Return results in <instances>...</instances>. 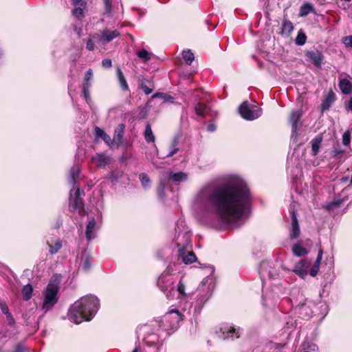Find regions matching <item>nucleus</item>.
Wrapping results in <instances>:
<instances>
[{
    "label": "nucleus",
    "mask_w": 352,
    "mask_h": 352,
    "mask_svg": "<svg viewBox=\"0 0 352 352\" xmlns=\"http://www.w3.org/2000/svg\"><path fill=\"white\" fill-rule=\"evenodd\" d=\"M250 199L245 182L234 178L223 185L213 182L203 185L195 195L194 204L204 211L213 209L223 222L233 225L243 217Z\"/></svg>",
    "instance_id": "obj_1"
},
{
    "label": "nucleus",
    "mask_w": 352,
    "mask_h": 352,
    "mask_svg": "<svg viewBox=\"0 0 352 352\" xmlns=\"http://www.w3.org/2000/svg\"><path fill=\"white\" fill-rule=\"evenodd\" d=\"M99 300L94 296H86L74 303L68 312L69 320L76 324L89 321L97 312Z\"/></svg>",
    "instance_id": "obj_2"
},
{
    "label": "nucleus",
    "mask_w": 352,
    "mask_h": 352,
    "mask_svg": "<svg viewBox=\"0 0 352 352\" xmlns=\"http://www.w3.org/2000/svg\"><path fill=\"white\" fill-rule=\"evenodd\" d=\"M58 289V283L51 280L43 292L44 298L41 308L45 312L50 310L57 302Z\"/></svg>",
    "instance_id": "obj_3"
},
{
    "label": "nucleus",
    "mask_w": 352,
    "mask_h": 352,
    "mask_svg": "<svg viewBox=\"0 0 352 352\" xmlns=\"http://www.w3.org/2000/svg\"><path fill=\"white\" fill-rule=\"evenodd\" d=\"M239 112L241 117L247 120H254L262 114L261 108L256 105L250 104L247 101L243 102L239 106Z\"/></svg>",
    "instance_id": "obj_4"
},
{
    "label": "nucleus",
    "mask_w": 352,
    "mask_h": 352,
    "mask_svg": "<svg viewBox=\"0 0 352 352\" xmlns=\"http://www.w3.org/2000/svg\"><path fill=\"white\" fill-rule=\"evenodd\" d=\"M176 243L178 247L188 248L190 242L191 234L188 228H186L182 221H178L177 223Z\"/></svg>",
    "instance_id": "obj_5"
},
{
    "label": "nucleus",
    "mask_w": 352,
    "mask_h": 352,
    "mask_svg": "<svg viewBox=\"0 0 352 352\" xmlns=\"http://www.w3.org/2000/svg\"><path fill=\"white\" fill-rule=\"evenodd\" d=\"M183 318L184 316L178 310L171 309L164 316L162 322L167 329H175Z\"/></svg>",
    "instance_id": "obj_6"
},
{
    "label": "nucleus",
    "mask_w": 352,
    "mask_h": 352,
    "mask_svg": "<svg viewBox=\"0 0 352 352\" xmlns=\"http://www.w3.org/2000/svg\"><path fill=\"white\" fill-rule=\"evenodd\" d=\"M80 188H74L70 191L69 208L73 210H78L80 214H84V204L81 199Z\"/></svg>",
    "instance_id": "obj_7"
},
{
    "label": "nucleus",
    "mask_w": 352,
    "mask_h": 352,
    "mask_svg": "<svg viewBox=\"0 0 352 352\" xmlns=\"http://www.w3.org/2000/svg\"><path fill=\"white\" fill-rule=\"evenodd\" d=\"M199 289L206 292L203 296L198 299L199 303L201 304L208 300L213 292L214 285L212 278L209 277L204 278L199 286Z\"/></svg>",
    "instance_id": "obj_8"
},
{
    "label": "nucleus",
    "mask_w": 352,
    "mask_h": 352,
    "mask_svg": "<svg viewBox=\"0 0 352 352\" xmlns=\"http://www.w3.org/2000/svg\"><path fill=\"white\" fill-rule=\"evenodd\" d=\"M173 271L171 266H168L158 279L157 285L164 293H166L173 284V279L168 276Z\"/></svg>",
    "instance_id": "obj_9"
},
{
    "label": "nucleus",
    "mask_w": 352,
    "mask_h": 352,
    "mask_svg": "<svg viewBox=\"0 0 352 352\" xmlns=\"http://www.w3.org/2000/svg\"><path fill=\"white\" fill-rule=\"evenodd\" d=\"M162 176L164 179H168L175 183L183 182L188 179V174L184 172L174 173L170 171H166L162 174Z\"/></svg>",
    "instance_id": "obj_10"
},
{
    "label": "nucleus",
    "mask_w": 352,
    "mask_h": 352,
    "mask_svg": "<svg viewBox=\"0 0 352 352\" xmlns=\"http://www.w3.org/2000/svg\"><path fill=\"white\" fill-rule=\"evenodd\" d=\"M310 265L311 264L309 261L302 260L295 265L293 271L302 278H305L308 274V270Z\"/></svg>",
    "instance_id": "obj_11"
},
{
    "label": "nucleus",
    "mask_w": 352,
    "mask_h": 352,
    "mask_svg": "<svg viewBox=\"0 0 352 352\" xmlns=\"http://www.w3.org/2000/svg\"><path fill=\"white\" fill-rule=\"evenodd\" d=\"M177 291L178 292V298L183 300L192 296L195 293V290L189 289L182 280H180L179 282Z\"/></svg>",
    "instance_id": "obj_12"
},
{
    "label": "nucleus",
    "mask_w": 352,
    "mask_h": 352,
    "mask_svg": "<svg viewBox=\"0 0 352 352\" xmlns=\"http://www.w3.org/2000/svg\"><path fill=\"white\" fill-rule=\"evenodd\" d=\"M119 36L120 33L117 30L111 31L109 30H104L98 36V40L100 42L104 44L111 41L113 39L118 37Z\"/></svg>",
    "instance_id": "obj_13"
},
{
    "label": "nucleus",
    "mask_w": 352,
    "mask_h": 352,
    "mask_svg": "<svg viewBox=\"0 0 352 352\" xmlns=\"http://www.w3.org/2000/svg\"><path fill=\"white\" fill-rule=\"evenodd\" d=\"M77 260L79 261V267L83 270L87 271L89 269L91 266L90 256L87 251H82L80 256H78Z\"/></svg>",
    "instance_id": "obj_14"
},
{
    "label": "nucleus",
    "mask_w": 352,
    "mask_h": 352,
    "mask_svg": "<svg viewBox=\"0 0 352 352\" xmlns=\"http://www.w3.org/2000/svg\"><path fill=\"white\" fill-rule=\"evenodd\" d=\"M300 228L295 212L292 211V229L290 231V236L292 239H296L300 235Z\"/></svg>",
    "instance_id": "obj_15"
},
{
    "label": "nucleus",
    "mask_w": 352,
    "mask_h": 352,
    "mask_svg": "<svg viewBox=\"0 0 352 352\" xmlns=\"http://www.w3.org/2000/svg\"><path fill=\"white\" fill-rule=\"evenodd\" d=\"M96 221L94 218H91L86 228L85 235L88 241H90L96 237Z\"/></svg>",
    "instance_id": "obj_16"
},
{
    "label": "nucleus",
    "mask_w": 352,
    "mask_h": 352,
    "mask_svg": "<svg viewBox=\"0 0 352 352\" xmlns=\"http://www.w3.org/2000/svg\"><path fill=\"white\" fill-rule=\"evenodd\" d=\"M186 248H181L179 249V256L182 258V261L185 264H190L195 261L196 256L192 252H188V254H185V250Z\"/></svg>",
    "instance_id": "obj_17"
},
{
    "label": "nucleus",
    "mask_w": 352,
    "mask_h": 352,
    "mask_svg": "<svg viewBox=\"0 0 352 352\" xmlns=\"http://www.w3.org/2000/svg\"><path fill=\"white\" fill-rule=\"evenodd\" d=\"M145 343L151 349L156 348L158 344L163 343L160 341L159 337L155 333H151L144 337Z\"/></svg>",
    "instance_id": "obj_18"
},
{
    "label": "nucleus",
    "mask_w": 352,
    "mask_h": 352,
    "mask_svg": "<svg viewBox=\"0 0 352 352\" xmlns=\"http://www.w3.org/2000/svg\"><path fill=\"white\" fill-rule=\"evenodd\" d=\"M302 113L300 111H292L291 112L289 122L292 125V131L296 133L297 130V123L300 120Z\"/></svg>",
    "instance_id": "obj_19"
},
{
    "label": "nucleus",
    "mask_w": 352,
    "mask_h": 352,
    "mask_svg": "<svg viewBox=\"0 0 352 352\" xmlns=\"http://www.w3.org/2000/svg\"><path fill=\"white\" fill-rule=\"evenodd\" d=\"M307 57L316 66H320L322 60V55L318 52H307Z\"/></svg>",
    "instance_id": "obj_20"
},
{
    "label": "nucleus",
    "mask_w": 352,
    "mask_h": 352,
    "mask_svg": "<svg viewBox=\"0 0 352 352\" xmlns=\"http://www.w3.org/2000/svg\"><path fill=\"white\" fill-rule=\"evenodd\" d=\"M93 162L98 167L104 166L109 162V159L102 154H97L92 157Z\"/></svg>",
    "instance_id": "obj_21"
},
{
    "label": "nucleus",
    "mask_w": 352,
    "mask_h": 352,
    "mask_svg": "<svg viewBox=\"0 0 352 352\" xmlns=\"http://www.w3.org/2000/svg\"><path fill=\"white\" fill-rule=\"evenodd\" d=\"M95 135L97 139L101 138L107 144L110 145L111 144H113L110 136L98 126L95 128Z\"/></svg>",
    "instance_id": "obj_22"
},
{
    "label": "nucleus",
    "mask_w": 352,
    "mask_h": 352,
    "mask_svg": "<svg viewBox=\"0 0 352 352\" xmlns=\"http://www.w3.org/2000/svg\"><path fill=\"white\" fill-rule=\"evenodd\" d=\"M260 275L261 278L263 280L268 277L269 278H275L276 274L272 272L270 270H268L267 263H263L260 270Z\"/></svg>",
    "instance_id": "obj_23"
},
{
    "label": "nucleus",
    "mask_w": 352,
    "mask_h": 352,
    "mask_svg": "<svg viewBox=\"0 0 352 352\" xmlns=\"http://www.w3.org/2000/svg\"><path fill=\"white\" fill-rule=\"evenodd\" d=\"M339 86L343 94H349L352 91V83L348 79H342L340 81Z\"/></svg>",
    "instance_id": "obj_24"
},
{
    "label": "nucleus",
    "mask_w": 352,
    "mask_h": 352,
    "mask_svg": "<svg viewBox=\"0 0 352 352\" xmlns=\"http://www.w3.org/2000/svg\"><path fill=\"white\" fill-rule=\"evenodd\" d=\"M335 96L333 93H329L324 98L322 104V110L326 111L329 109L332 103L334 102Z\"/></svg>",
    "instance_id": "obj_25"
},
{
    "label": "nucleus",
    "mask_w": 352,
    "mask_h": 352,
    "mask_svg": "<svg viewBox=\"0 0 352 352\" xmlns=\"http://www.w3.org/2000/svg\"><path fill=\"white\" fill-rule=\"evenodd\" d=\"M124 129V124H120L115 131V134L112 142L116 143L118 145L122 143Z\"/></svg>",
    "instance_id": "obj_26"
},
{
    "label": "nucleus",
    "mask_w": 352,
    "mask_h": 352,
    "mask_svg": "<svg viewBox=\"0 0 352 352\" xmlns=\"http://www.w3.org/2000/svg\"><path fill=\"white\" fill-rule=\"evenodd\" d=\"M47 244L50 248V252L52 254H56L62 247L61 241L59 239H56L51 242L47 241Z\"/></svg>",
    "instance_id": "obj_27"
},
{
    "label": "nucleus",
    "mask_w": 352,
    "mask_h": 352,
    "mask_svg": "<svg viewBox=\"0 0 352 352\" xmlns=\"http://www.w3.org/2000/svg\"><path fill=\"white\" fill-rule=\"evenodd\" d=\"M292 251L297 256H302L307 254V250L302 246L301 243L295 244L292 248Z\"/></svg>",
    "instance_id": "obj_28"
},
{
    "label": "nucleus",
    "mask_w": 352,
    "mask_h": 352,
    "mask_svg": "<svg viewBox=\"0 0 352 352\" xmlns=\"http://www.w3.org/2000/svg\"><path fill=\"white\" fill-rule=\"evenodd\" d=\"M116 74H117V77L118 78V80L120 82V86H121L122 89L124 91L128 90L129 87H128V85H127L126 80V79H125V78L124 76V74H123V73L121 71L120 67L117 68Z\"/></svg>",
    "instance_id": "obj_29"
},
{
    "label": "nucleus",
    "mask_w": 352,
    "mask_h": 352,
    "mask_svg": "<svg viewBox=\"0 0 352 352\" xmlns=\"http://www.w3.org/2000/svg\"><path fill=\"white\" fill-rule=\"evenodd\" d=\"M223 334L225 335L223 336L224 339L230 337L232 338L239 337V331H236V329L232 327L225 328V329L223 331Z\"/></svg>",
    "instance_id": "obj_30"
},
{
    "label": "nucleus",
    "mask_w": 352,
    "mask_h": 352,
    "mask_svg": "<svg viewBox=\"0 0 352 352\" xmlns=\"http://www.w3.org/2000/svg\"><path fill=\"white\" fill-rule=\"evenodd\" d=\"M179 150V148L178 147V141H177V140L175 139L171 142V144L169 146V148H168V151L166 155V157H170L173 156L175 153H177V151Z\"/></svg>",
    "instance_id": "obj_31"
},
{
    "label": "nucleus",
    "mask_w": 352,
    "mask_h": 352,
    "mask_svg": "<svg viewBox=\"0 0 352 352\" xmlns=\"http://www.w3.org/2000/svg\"><path fill=\"white\" fill-rule=\"evenodd\" d=\"M33 289L30 284H28L23 287L22 294L25 300H28L32 298Z\"/></svg>",
    "instance_id": "obj_32"
},
{
    "label": "nucleus",
    "mask_w": 352,
    "mask_h": 352,
    "mask_svg": "<svg viewBox=\"0 0 352 352\" xmlns=\"http://www.w3.org/2000/svg\"><path fill=\"white\" fill-rule=\"evenodd\" d=\"M208 111V107L202 103H198L195 106L196 114L199 116H204Z\"/></svg>",
    "instance_id": "obj_33"
},
{
    "label": "nucleus",
    "mask_w": 352,
    "mask_h": 352,
    "mask_svg": "<svg viewBox=\"0 0 352 352\" xmlns=\"http://www.w3.org/2000/svg\"><path fill=\"white\" fill-rule=\"evenodd\" d=\"M144 138L148 142H154L155 136L153 133L151 127L149 124H147L144 131Z\"/></svg>",
    "instance_id": "obj_34"
},
{
    "label": "nucleus",
    "mask_w": 352,
    "mask_h": 352,
    "mask_svg": "<svg viewBox=\"0 0 352 352\" xmlns=\"http://www.w3.org/2000/svg\"><path fill=\"white\" fill-rule=\"evenodd\" d=\"M314 11V8L309 3H304L300 10V15L301 16H305L309 14L310 12Z\"/></svg>",
    "instance_id": "obj_35"
},
{
    "label": "nucleus",
    "mask_w": 352,
    "mask_h": 352,
    "mask_svg": "<svg viewBox=\"0 0 352 352\" xmlns=\"http://www.w3.org/2000/svg\"><path fill=\"white\" fill-rule=\"evenodd\" d=\"M151 53L143 49L137 53V56L144 63L148 62L151 57Z\"/></svg>",
    "instance_id": "obj_36"
},
{
    "label": "nucleus",
    "mask_w": 352,
    "mask_h": 352,
    "mask_svg": "<svg viewBox=\"0 0 352 352\" xmlns=\"http://www.w3.org/2000/svg\"><path fill=\"white\" fill-rule=\"evenodd\" d=\"M321 141L322 138L318 137L311 141V149L314 155H316L318 153Z\"/></svg>",
    "instance_id": "obj_37"
},
{
    "label": "nucleus",
    "mask_w": 352,
    "mask_h": 352,
    "mask_svg": "<svg viewBox=\"0 0 352 352\" xmlns=\"http://www.w3.org/2000/svg\"><path fill=\"white\" fill-rule=\"evenodd\" d=\"M182 57L188 65H190L195 58L193 53L189 50L183 52Z\"/></svg>",
    "instance_id": "obj_38"
},
{
    "label": "nucleus",
    "mask_w": 352,
    "mask_h": 352,
    "mask_svg": "<svg viewBox=\"0 0 352 352\" xmlns=\"http://www.w3.org/2000/svg\"><path fill=\"white\" fill-rule=\"evenodd\" d=\"M79 173H80V169L78 166H74L71 169L69 175H70V182L72 184H74V185L75 184L76 178L78 177Z\"/></svg>",
    "instance_id": "obj_39"
},
{
    "label": "nucleus",
    "mask_w": 352,
    "mask_h": 352,
    "mask_svg": "<svg viewBox=\"0 0 352 352\" xmlns=\"http://www.w3.org/2000/svg\"><path fill=\"white\" fill-rule=\"evenodd\" d=\"M140 180L144 188L149 187L151 181L147 175L145 173H141L140 175Z\"/></svg>",
    "instance_id": "obj_40"
},
{
    "label": "nucleus",
    "mask_w": 352,
    "mask_h": 352,
    "mask_svg": "<svg viewBox=\"0 0 352 352\" xmlns=\"http://www.w3.org/2000/svg\"><path fill=\"white\" fill-rule=\"evenodd\" d=\"M282 29L283 32L289 34L294 29L292 23L289 21H284Z\"/></svg>",
    "instance_id": "obj_41"
},
{
    "label": "nucleus",
    "mask_w": 352,
    "mask_h": 352,
    "mask_svg": "<svg viewBox=\"0 0 352 352\" xmlns=\"http://www.w3.org/2000/svg\"><path fill=\"white\" fill-rule=\"evenodd\" d=\"M307 36L304 33L300 32L296 38V43L298 45H302L305 43Z\"/></svg>",
    "instance_id": "obj_42"
},
{
    "label": "nucleus",
    "mask_w": 352,
    "mask_h": 352,
    "mask_svg": "<svg viewBox=\"0 0 352 352\" xmlns=\"http://www.w3.org/2000/svg\"><path fill=\"white\" fill-rule=\"evenodd\" d=\"M91 85L90 83H85L83 86V94L84 96L88 102L89 100H90V96H89V88L90 87Z\"/></svg>",
    "instance_id": "obj_43"
},
{
    "label": "nucleus",
    "mask_w": 352,
    "mask_h": 352,
    "mask_svg": "<svg viewBox=\"0 0 352 352\" xmlns=\"http://www.w3.org/2000/svg\"><path fill=\"white\" fill-rule=\"evenodd\" d=\"M341 203H342L341 200H338V201H335L331 202V203H329V204L327 205L326 208L328 210H333L335 208H336L338 206H340L341 204Z\"/></svg>",
    "instance_id": "obj_44"
},
{
    "label": "nucleus",
    "mask_w": 352,
    "mask_h": 352,
    "mask_svg": "<svg viewBox=\"0 0 352 352\" xmlns=\"http://www.w3.org/2000/svg\"><path fill=\"white\" fill-rule=\"evenodd\" d=\"M148 352H166V346L164 345V343L158 344L156 348H153V351L152 348L149 350Z\"/></svg>",
    "instance_id": "obj_45"
},
{
    "label": "nucleus",
    "mask_w": 352,
    "mask_h": 352,
    "mask_svg": "<svg viewBox=\"0 0 352 352\" xmlns=\"http://www.w3.org/2000/svg\"><path fill=\"white\" fill-rule=\"evenodd\" d=\"M351 134L349 131H346L342 135V143L344 145H348L350 143Z\"/></svg>",
    "instance_id": "obj_46"
},
{
    "label": "nucleus",
    "mask_w": 352,
    "mask_h": 352,
    "mask_svg": "<svg viewBox=\"0 0 352 352\" xmlns=\"http://www.w3.org/2000/svg\"><path fill=\"white\" fill-rule=\"evenodd\" d=\"M85 7H75L73 10V14L76 17H80L83 14V8Z\"/></svg>",
    "instance_id": "obj_47"
},
{
    "label": "nucleus",
    "mask_w": 352,
    "mask_h": 352,
    "mask_svg": "<svg viewBox=\"0 0 352 352\" xmlns=\"http://www.w3.org/2000/svg\"><path fill=\"white\" fill-rule=\"evenodd\" d=\"M343 43L346 47H350L352 48V36H347L343 38L342 39Z\"/></svg>",
    "instance_id": "obj_48"
},
{
    "label": "nucleus",
    "mask_w": 352,
    "mask_h": 352,
    "mask_svg": "<svg viewBox=\"0 0 352 352\" xmlns=\"http://www.w3.org/2000/svg\"><path fill=\"white\" fill-rule=\"evenodd\" d=\"M93 76V72L92 69H89L87 72L85 73V83H89V81L91 80Z\"/></svg>",
    "instance_id": "obj_49"
},
{
    "label": "nucleus",
    "mask_w": 352,
    "mask_h": 352,
    "mask_svg": "<svg viewBox=\"0 0 352 352\" xmlns=\"http://www.w3.org/2000/svg\"><path fill=\"white\" fill-rule=\"evenodd\" d=\"M75 7H85V3L82 0H72Z\"/></svg>",
    "instance_id": "obj_50"
},
{
    "label": "nucleus",
    "mask_w": 352,
    "mask_h": 352,
    "mask_svg": "<svg viewBox=\"0 0 352 352\" xmlns=\"http://www.w3.org/2000/svg\"><path fill=\"white\" fill-rule=\"evenodd\" d=\"M102 65L104 67H105V68L111 67V59H109V58L104 59L102 61Z\"/></svg>",
    "instance_id": "obj_51"
},
{
    "label": "nucleus",
    "mask_w": 352,
    "mask_h": 352,
    "mask_svg": "<svg viewBox=\"0 0 352 352\" xmlns=\"http://www.w3.org/2000/svg\"><path fill=\"white\" fill-rule=\"evenodd\" d=\"M319 270V267L315 265H313L312 267L309 270V274L311 276H315Z\"/></svg>",
    "instance_id": "obj_52"
},
{
    "label": "nucleus",
    "mask_w": 352,
    "mask_h": 352,
    "mask_svg": "<svg viewBox=\"0 0 352 352\" xmlns=\"http://www.w3.org/2000/svg\"><path fill=\"white\" fill-rule=\"evenodd\" d=\"M157 97L163 98L165 100H168L169 99H172V98L170 96H168L166 95H164L163 94H161V93L155 94H154L152 96V98H157Z\"/></svg>",
    "instance_id": "obj_53"
},
{
    "label": "nucleus",
    "mask_w": 352,
    "mask_h": 352,
    "mask_svg": "<svg viewBox=\"0 0 352 352\" xmlns=\"http://www.w3.org/2000/svg\"><path fill=\"white\" fill-rule=\"evenodd\" d=\"M86 47L88 50L92 51L94 50V43L91 39H89L87 42Z\"/></svg>",
    "instance_id": "obj_54"
},
{
    "label": "nucleus",
    "mask_w": 352,
    "mask_h": 352,
    "mask_svg": "<svg viewBox=\"0 0 352 352\" xmlns=\"http://www.w3.org/2000/svg\"><path fill=\"white\" fill-rule=\"evenodd\" d=\"M1 310H2V312L4 314H6L8 316V318H10V320H12V318L10 315V314L9 313V310H8V308L6 307V306H3L1 307Z\"/></svg>",
    "instance_id": "obj_55"
},
{
    "label": "nucleus",
    "mask_w": 352,
    "mask_h": 352,
    "mask_svg": "<svg viewBox=\"0 0 352 352\" xmlns=\"http://www.w3.org/2000/svg\"><path fill=\"white\" fill-rule=\"evenodd\" d=\"M142 89H143L144 92L147 95L150 94L153 91L152 89H150L149 87H148L146 85H142Z\"/></svg>",
    "instance_id": "obj_56"
},
{
    "label": "nucleus",
    "mask_w": 352,
    "mask_h": 352,
    "mask_svg": "<svg viewBox=\"0 0 352 352\" xmlns=\"http://www.w3.org/2000/svg\"><path fill=\"white\" fill-rule=\"evenodd\" d=\"M165 186H166L165 182L162 179H161L160 184V190H159V194H161L162 192V191L164 190V189L165 188Z\"/></svg>",
    "instance_id": "obj_57"
},
{
    "label": "nucleus",
    "mask_w": 352,
    "mask_h": 352,
    "mask_svg": "<svg viewBox=\"0 0 352 352\" xmlns=\"http://www.w3.org/2000/svg\"><path fill=\"white\" fill-rule=\"evenodd\" d=\"M14 352H25V349L23 346H21V345H18L16 347V349H15Z\"/></svg>",
    "instance_id": "obj_58"
},
{
    "label": "nucleus",
    "mask_w": 352,
    "mask_h": 352,
    "mask_svg": "<svg viewBox=\"0 0 352 352\" xmlns=\"http://www.w3.org/2000/svg\"><path fill=\"white\" fill-rule=\"evenodd\" d=\"M322 254H323V250L322 249H320L318 251V253L316 260L321 261L322 258Z\"/></svg>",
    "instance_id": "obj_59"
},
{
    "label": "nucleus",
    "mask_w": 352,
    "mask_h": 352,
    "mask_svg": "<svg viewBox=\"0 0 352 352\" xmlns=\"http://www.w3.org/2000/svg\"><path fill=\"white\" fill-rule=\"evenodd\" d=\"M215 129H216V126L213 124H209L208 126V131H209L212 132V131H214Z\"/></svg>",
    "instance_id": "obj_60"
},
{
    "label": "nucleus",
    "mask_w": 352,
    "mask_h": 352,
    "mask_svg": "<svg viewBox=\"0 0 352 352\" xmlns=\"http://www.w3.org/2000/svg\"><path fill=\"white\" fill-rule=\"evenodd\" d=\"M346 108L352 111V97L351 98L349 103L347 104V105L346 106Z\"/></svg>",
    "instance_id": "obj_61"
},
{
    "label": "nucleus",
    "mask_w": 352,
    "mask_h": 352,
    "mask_svg": "<svg viewBox=\"0 0 352 352\" xmlns=\"http://www.w3.org/2000/svg\"><path fill=\"white\" fill-rule=\"evenodd\" d=\"M320 261H318V260H316L315 263H314V265L315 266H317V267H320Z\"/></svg>",
    "instance_id": "obj_62"
},
{
    "label": "nucleus",
    "mask_w": 352,
    "mask_h": 352,
    "mask_svg": "<svg viewBox=\"0 0 352 352\" xmlns=\"http://www.w3.org/2000/svg\"><path fill=\"white\" fill-rule=\"evenodd\" d=\"M132 352H141L140 349L136 347Z\"/></svg>",
    "instance_id": "obj_63"
}]
</instances>
